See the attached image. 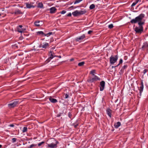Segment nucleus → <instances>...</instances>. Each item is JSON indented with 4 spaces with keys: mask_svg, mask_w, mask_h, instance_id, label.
I'll return each mask as SVG.
<instances>
[{
    "mask_svg": "<svg viewBox=\"0 0 148 148\" xmlns=\"http://www.w3.org/2000/svg\"><path fill=\"white\" fill-rule=\"evenodd\" d=\"M27 131V128L26 127H23V130H22V132L23 133H24L26 132Z\"/></svg>",
    "mask_w": 148,
    "mask_h": 148,
    "instance_id": "obj_26",
    "label": "nucleus"
},
{
    "mask_svg": "<svg viewBox=\"0 0 148 148\" xmlns=\"http://www.w3.org/2000/svg\"><path fill=\"white\" fill-rule=\"evenodd\" d=\"M141 86L140 87L139 90H140V95L141 96V93L143 91V82H142L141 84Z\"/></svg>",
    "mask_w": 148,
    "mask_h": 148,
    "instance_id": "obj_9",
    "label": "nucleus"
},
{
    "mask_svg": "<svg viewBox=\"0 0 148 148\" xmlns=\"http://www.w3.org/2000/svg\"><path fill=\"white\" fill-rule=\"evenodd\" d=\"M116 67V66H112V68H114V67Z\"/></svg>",
    "mask_w": 148,
    "mask_h": 148,
    "instance_id": "obj_50",
    "label": "nucleus"
},
{
    "mask_svg": "<svg viewBox=\"0 0 148 148\" xmlns=\"http://www.w3.org/2000/svg\"><path fill=\"white\" fill-rule=\"evenodd\" d=\"M95 7V5L94 4H92L90 5L89 8L90 9L92 10L94 9Z\"/></svg>",
    "mask_w": 148,
    "mask_h": 148,
    "instance_id": "obj_23",
    "label": "nucleus"
},
{
    "mask_svg": "<svg viewBox=\"0 0 148 148\" xmlns=\"http://www.w3.org/2000/svg\"><path fill=\"white\" fill-rule=\"evenodd\" d=\"M56 144H58L59 143V142L58 141H56Z\"/></svg>",
    "mask_w": 148,
    "mask_h": 148,
    "instance_id": "obj_51",
    "label": "nucleus"
},
{
    "mask_svg": "<svg viewBox=\"0 0 148 148\" xmlns=\"http://www.w3.org/2000/svg\"><path fill=\"white\" fill-rule=\"evenodd\" d=\"M53 57H57V56H53Z\"/></svg>",
    "mask_w": 148,
    "mask_h": 148,
    "instance_id": "obj_53",
    "label": "nucleus"
},
{
    "mask_svg": "<svg viewBox=\"0 0 148 148\" xmlns=\"http://www.w3.org/2000/svg\"><path fill=\"white\" fill-rule=\"evenodd\" d=\"M26 7L28 8H34V6L33 5H32L31 4L29 3H26Z\"/></svg>",
    "mask_w": 148,
    "mask_h": 148,
    "instance_id": "obj_15",
    "label": "nucleus"
},
{
    "mask_svg": "<svg viewBox=\"0 0 148 148\" xmlns=\"http://www.w3.org/2000/svg\"><path fill=\"white\" fill-rule=\"evenodd\" d=\"M49 53L51 56L50 58L46 60V61L47 62V63L49 62L50 61V60L51 59H52L53 58V55L52 54V51H50L49 52Z\"/></svg>",
    "mask_w": 148,
    "mask_h": 148,
    "instance_id": "obj_11",
    "label": "nucleus"
},
{
    "mask_svg": "<svg viewBox=\"0 0 148 148\" xmlns=\"http://www.w3.org/2000/svg\"><path fill=\"white\" fill-rule=\"evenodd\" d=\"M122 62H123L122 59H121L120 60L119 63L117 66H118L120 64L122 63Z\"/></svg>",
    "mask_w": 148,
    "mask_h": 148,
    "instance_id": "obj_33",
    "label": "nucleus"
},
{
    "mask_svg": "<svg viewBox=\"0 0 148 148\" xmlns=\"http://www.w3.org/2000/svg\"><path fill=\"white\" fill-rule=\"evenodd\" d=\"M14 13L15 14H22L20 10H16L15 12H14Z\"/></svg>",
    "mask_w": 148,
    "mask_h": 148,
    "instance_id": "obj_21",
    "label": "nucleus"
},
{
    "mask_svg": "<svg viewBox=\"0 0 148 148\" xmlns=\"http://www.w3.org/2000/svg\"><path fill=\"white\" fill-rule=\"evenodd\" d=\"M92 31L90 30L88 32V34H90L92 32Z\"/></svg>",
    "mask_w": 148,
    "mask_h": 148,
    "instance_id": "obj_41",
    "label": "nucleus"
},
{
    "mask_svg": "<svg viewBox=\"0 0 148 148\" xmlns=\"http://www.w3.org/2000/svg\"><path fill=\"white\" fill-rule=\"evenodd\" d=\"M74 60V59L73 58H72L70 59V61H72Z\"/></svg>",
    "mask_w": 148,
    "mask_h": 148,
    "instance_id": "obj_47",
    "label": "nucleus"
},
{
    "mask_svg": "<svg viewBox=\"0 0 148 148\" xmlns=\"http://www.w3.org/2000/svg\"><path fill=\"white\" fill-rule=\"evenodd\" d=\"M71 116H72V114H71V113L70 112H69V113H68V116L69 117H70V118H71Z\"/></svg>",
    "mask_w": 148,
    "mask_h": 148,
    "instance_id": "obj_39",
    "label": "nucleus"
},
{
    "mask_svg": "<svg viewBox=\"0 0 148 148\" xmlns=\"http://www.w3.org/2000/svg\"><path fill=\"white\" fill-rule=\"evenodd\" d=\"M78 125V124H77L76 125H74L75 127L76 128Z\"/></svg>",
    "mask_w": 148,
    "mask_h": 148,
    "instance_id": "obj_45",
    "label": "nucleus"
},
{
    "mask_svg": "<svg viewBox=\"0 0 148 148\" xmlns=\"http://www.w3.org/2000/svg\"><path fill=\"white\" fill-rule=\"evenodd\" d=\"M77 12V10H76L72 13L73 15L75 16H78Z\"/></svg>",
    "mask_w": 148,
    "mask_h": 148,
    "instance_id": "obj_20",
    "label": "nucleus"
},
{
    "mask_svg": "<svg viewBox=\"0 0 148 148\" xmlns=\"http://www.w3.org/2000/svg\"><path fill=\"white\" fill-rule=\"evenodd\" d=\"M100 78L97 76L94 75L92 77L90 76L89 79L87 80V82H88L92 83L97 80H100Z\"/></svg>",
    "mask_w": 148,
    "mask_h": 148,
    "instance_id": "obj_2",
    "label": "nucleus"
},
{
    "mask_svg": "<svg viewBox=\"0 0 148 148\" xmlns=\"http://www.w3.org/2000/svg\"><path fill=\"white\" fill-rule=\"evenodd\" d=\"M40 21H37L34 22V24L36 26L39 27L40 26L39 24Z\"/></svg>",
    "mask_w": 148,
    "mask_h": 148,
    "instance_id": "obj_19",
    "label": "nucleus"
},
{
    "mask_svg": "<svg viewBox=\"0 0 148 148\" xmlns=\"http://www.w3.org/2000/svg\"><path fill=\"white\" fill-rule=\"evenodd\" d=\"M12 142L13 143H14L16 142V139L15 138H12Z\"/></svg>",
    "mask_w": 148,
    "mask_h": 148,
    "instance_id": "obj_34",
    "label": "nucleus"
},
{
    "mask_svg": "<svg viewBox=\"0 0 148 148\" xmlns=\"http://www.w3.org/2000/svg\"><path fill=\"white\" fill-rule=\"evenodd\" d=\"M56 9L55 7H53L51 8L50 9V12L51 14L54 13L56 12Z\"/></svg>",
    "mask_w": 148,
    "mask_h": 148,
    "instance_id": "obj_13",
    "label": "nucleus"
},
{
    "mask_svg": "<svg viewBox=\"0 0 148 148\" xmlns=\"http://www.w3.org/2000/svg\"><path fill=\"white\" fill-rule=\"evenodd\" d=\"M9 126L11 127H13L14 126V125L13 124H10L9 125Z\"/></svg>",
    "mask_w": 148,
    "mask_h": 148,
    "instance_id": "obj_42",
    "label": "nucleus"
},
{
    "mask_svg": "<svg viewBox=\"0 0 148 148\" xmlns=\"http://www.w3.org/2000/svg\"><path fill=\"white\" fill-rule=\"evenodd\" d=\"M75 8V7H73V6H71L69 8V9H70L71 8Z\"/></svg>",
    "mask_w": 148,
    "mask_h": 148,
    "instance_id": "obj_46",
    "label": "nucleus"
},
{
    "mask_svg": "<svg viewBox=\"0 0 148 148\" xmlns=\"http://www.w3.org/2000/svg\"><path fill=\"white\" fill-rule=\"evenodd\" d=\"M71 16V13H69L67 15V16Z\"/></svg>",
    "mask_w": 148,
    "mask_h": 148,
    "instance_id": "obj_40",
    "label": "nucleus"
},
{
    "mask_svg": "<svg viewBox=\"0 0 148 148\" xmlns=\"http://www.w3.org/2000/svg\"><path fill=\"white\" fill-rule=\"evenodd\" d=\"M44 143V142H42L38 143V146H40L41 145H42V144H43Z\"/></svg>",
    "mask_w": 148,
    "mask_h": 148,
    "instance_id": "obj_35",
    "label": "nucleus"
},
{
    "mask_svg": "<svg viewBox=\"0 0 148 148\" xmlns=\"http://www.w3.org/2000/svg\"><path fill=\"white\" fill-rule=\"evenodd\" d=\"M23 54V53H22V54L19 53L18 54V56H20L22 55Z\"/></svg>",
    "mask_w": 148,
    "mask_h": 148,
    "instance_id": "obj_48",
    "label": "nucleus"
},
{
    "mask_svg": "<svg viewBox=\"0 0 148 148\" xmlns=\"http://www.w3.org/2000/svg\"><path fill=\"white\" fill-rule=\"evenodd\" d=\"M2 147V145H0V148H1Z\"/></svg>",
    "mask_w": 148,
    "mask_h": 148,
    "instance_id": "obj_52",
    "label": "nucleus"
},
{
    "mask_svg": "<svg viewBox=\"0 0 148 148\" xmlns=\"http://www.w3.org/2000/svg\"><path fill=\"white\" fill-rule=\"evenodd\" d=\"M148 47V44L146 42H145L143 44V45L142 47L143 49H144Z\"/></svg>",
    "mask_w": 148,
    "mask_h": 148,
    "instance_id": "obj_18",
    "label": "nucleus"
},
{
    "mask_svg": "<svg viewBox=\"0 0 148 148\" xmlns=\"http://www.w3.org/2000/svg\"><path fill=\"white\" fill-rule=\"evenodd\" d=\"M82 0H76L75 2H74V3L75 4L79 3L81 1H82Z\"/></svg>",
    "mask_w": 148,
    "mask_h": 148,
    "instance_id": "obj_30",
    "label": "nucleus"
},
{
    "mask_svg": "<svg viewBox=\"0 0 148 148\" xmlns=\"http://www.w3.org/2000/svg\"><path fill=\"white\" fill-rule=\"evenodd\" d=\"M86 12V10H80L78 11L77 10V12L78 15L79 16L82 14H84Z\"/></svg>",
    "mask_w": 148,
    "mask_h": 148,
    "instance_id": "obj_12",
    "label": "nucleus"
},
{
    "mask_svg": "<svg viewBox=\"0 0 148 148\" xmlns=\"http://www.w3.org/2000/svg\"><path fill=\"white\" fill-rule=\"evenodd\" d=\"M48 146L51 148H53L57 147V144H54L53 143H51V144H48Z\"/></svg>",
    "mask_w": 148,
    "mask_h": 148,
    "instance_id": "obj_14",
    "label": "nucleus"
},
{
    "mask_svg": "<svg viewBox=\"0 0 148 148\" xmlns=\"http://www.w3.org/2000/svg\"><path fill=\"white\" fill-rule=\"evenodd\" d=\"M112 110L110 109H108L107 110V112L108 116L110 117H111Z\"/></svg>",
    "mask_w": 148,
    "mask_h": 148,
    "instance_id": "obj_16",
    "label": "nucleus"
},
{
    "mask_svg": "<svg viewBox=\"0 0 148 148\" xmlns=\"http://www.w3.org/2000/svg\"><path fill=\"white\" fill-rule=\"evenodd\" d=\"M140 0H137L136 1H138H138H139Z\"/></svg>",
    "mask_w": 148,
    "mask_h": 148,
    "instance_id": "obj_54",
    "label": "nucleus"
},
{
    "mask_svg": "<svg viewBox=\"0 0 148 148\" xmlns=\"http://www.w3.org/2000/svg\"><path fill=\"white\" fill-rule=\"evenodd\" d=\"M57 57H58V58H61V56H57Z\"/></svg>",
    "mask_w": 148,
    "mask_h": 148,
    "instance_id": "obj_49",
    "label": "nucleus"
},
{
    "mask_svg": "<svg viewBox=\"0 0 148 148\" xmlns=\"http://www.w3.org/2000/svg\"><path fill=\"white\" fill-rule=\"evenodd\" d=\"M36 146V144H32L31 145L28 147V148H32L33 147H35Z\"/></svg>",
    "mask_w": 148,
    "mask_h": 148,
    "instance_id": "obj_29",
    "label": "nucleus"
},
{
    "mask_svg": "<svg viewBox=\"0 0 148 148\" xmlns=\"http://www.w3.org/2000/svg\"><path fill=\"white\" fill-rule=\"evenodd\" d=\"M19 102L18 99H16L15 101H14L12 103H11L8 104V106H10L11 108H12L16 106L17 104H18Z\"/></svg>",
    "mask_w": 148,
    "mask_h": 148,
    "instance_id": "obj_4",
    "label": "nucleus"
},
{
    "mask_svg": "<svg viewBox=\"0 0 148 148\" xmlns=\"http://www.w3.org/2000/svg\"><path fill=\"white\" fill-rule=\"evenodd\" d=\"M38 35H44V33L42 31H38L37 32Z\"/></svg>",
    "mask_w": 148,
    "mask_h": 148,
    "instance_id": "obj_27",
    "label": "nucleus"
},
{
    "mask_svg": "<svg viewBox=\"0 0 148 148\" xmlns=\"http://www.w3.org/2000/svg\"><path fill=\"white\" fill-rule=\"evenodd\" d=\"M95 70H92L90 72V74L92 75V76H94L95 75H94V73H95Z\"/></svg>",
    "mask_w": 148,
    "mask_h": 148,
    "instance_id": "obj_28",
    "label": "nucleus"
},
{
    "mask_svg": "<svg viewBox=\"0 0 148 148\" xmlns=\"http://www.w3.org/2000/svg\"><path fill=\"white\" fill-rule=\"evenodd\" d=\"M145 16L144 14H141L138 16L130 21V22L132 24L138 23L139 27H136L134 29L136 33L141 34L143 31V25L145 24V20L143 19Z\"/></svg>",
    "mask_w": 148,
    "mask_h": 148,
    "instance_id": "obj_1",
    "label": "nucleus"
},
{
    "mask_svg": "<svg viewBox=\"0 0 148 148\" xmlns=\"http://www.w3.org/2000/svg\"><path fill=\"white\" fill-rule=\"evenodd\" d=\"M66 12V11L65 10H62L60 12V13L62 14H65Z\"/></svg>",
    "mask_w": 148,
    "mask_h": 148,
    "instance_id": "obj_37",
    "label": "nucleus"
},
{
    "mask_svg": "<svg viewBox=\"0 0 148 148\" xmlns=\"http://www.w3.org/2000/svg\"><path fill=\"white\" fill-rule=\"evenodd\" d=\"M85 38V35L84 34H83L82 36L76 38L75 39L77 41H79V40H82Z\"/></svg>",
    "mask_w": 148,
    "mask_h": 148,
    "instance_id": "obj_8",
    "label": "nucleus"
},
{
    "mask_svg": "<svg viewBox=\"0 0 148 148\" xmlns=\"http://www.w3.org/2000/svg\"><path fill=\"white\" fill-rule=\"evenodd\" d=\"M22 25H19L17 27V31L18 32L22 33L25 30L24 28H22Z\"/></svg>",
    "mask_w": 148,
    "mask_h": 148,
    "instance_id": "obj_5",
    "label": "nucleus"
},
{
    "mask_svg": "<svg viewBox=\"0 0 148 148\" xmlns=\"http://www.w3.org/2000/svg\"><path fill=\"white\" fill-rule=\"evenodd\" d=\"M60 116H61V114H58L57 116L58 117H59Z\"/></svg>",
    "mask_w": 148,
    "mask_h": 148,
    "instance_id": "obj_44",
    "label": "nucleus"
},
{
    "mask_svg": "<svg viewBox=\"0 0 148 148\" xmlns=\"http://www.w3.org/2000/svg\"><path fill=\"white\" fill-rule=\"evenodd\" d=\"M118 59L117 56H115L114 57L112 56L110 58V61L111 64H113L116 62Z\"/></svg>",
    "mask_w": 148,
    "mask_h": 148,
    "instance_id": "obj_3",
    "label": "nucleus"
},
{
    "mask_svg": "<svg viewBox=\"0 0 148 148\" xmlns=\"http://www.w3.org/2000/svg\"><path fill=\"white\" fill-rule=\"evenodd\" d=\"M127 67V65H125L124 66H123L122 67V69H126Z\"/></svg>",
    "mask_w": 148,
    "mask_h": 148,
    "instance_id": "obj_38",
    "label": "nucleus"
},
{
    "mask_svg": "<svg viewBox=\"0 0 148 148\" xmlns=\"http://www.w3.org/2000/svg\"><path fill=\"white\" fill-rule=\"evenodd\" d=\"M105 83L104 81H102L100 83V85L101 87H100V91H102L104 88L105 86Z\"/></svg>",
    "mask_w": 148,
    "mask_h": 148,
    "instance_id": "obj_7",
    "label": "nucleus"
},
{
    "mask_svg": "<svg viewBox=\"0 0 148 148\" xmlns=\"http://www.w3.org/2000/svg\"><path fill=\"white\" fill-rule=\"evenodd\" d=\"M138 1H136V2H134V3H133L132 4L131 6H134V5H135L137 3H138Z\"/></svg>",
    "mask_w": 148,
    "mask_h": 148,
    "instance_id": "obj_32",
    "label": "nucleus"
},
{
    "mask_svg": "<svg viewBox=\"0 0 148 148\" xmlns=\"http://www.w3.org/2000/svg\"><path fill=\"white\" fill-rule=\"evenodd\" d=\"M85 63L84 62H82L78 63V65L79 66H83Z\"/></svg>",
    "mask_w": 148,
    "mask_h": 148,
    "instance_id": "obj_25",
    "label": "nucleus"
},
{
    "mask_svg": "<svg viewBox=\"0 0 148 148\" xmlns=\"http://www.w3.org/2000/svg\"><path fill=\"white\" fill-rule=\"evenodd\" d=\"M121 125V123L120 122H118L115 123L114 124V126L116 128H118Z\"/></svg>",
    "mask_w": 148,
    "mask_h": 148,
    "instance_id": "obj_17",
    "label": "nucleus"
},
{
    "mask_svg": "<svg viewBox=\"0 0 148 148\" xmlns=\"http://www.w3.org/2000/svg\"><path fill=\"white\" fill-rule=\"evenodd\" d=\"M43 7V5L42 3H39L38 5V7L40 8H42Z\"/></svg>",
    "mask_w": 148,
    "mask_h": 148,
    "instance_id": "obj_24",
    "label": "nucleus"
},
{
    "mask_svg": "<svg viewBox=\"0 0 148 148\" xmlns=\"http://www.w3.org/2000/svg\"><path fill=\"white\" fill-rule=\"evenodd\" d=\"M49 46V44L47 43H43L42 44H41L39 46L40 47H42L44 49H46Z\"/></svg>",
    "mask_w": 148,
    "mask_h": 148,
    "instance_id": "obj_6",
    "label": "nucleus"
},
{
    "mask_svg": "<svg viewBox=\"0 0 148 148\" xmlns=\"http://www.w3.org/2000/svg\"><path fill=\"white\" fill-rule=\"evenodd\" d=\"M113 27V26L112 24H110L108 26V27L110 29H112Z\"/></svg>",
    "mask_w": 148,
    "mask_h": 148,
    "instance_id": "obj_31",
    "label": "nucleus"
},
{
    "mask_svg": "<svg viewBox=\"0 0 148 148\" xmlns=\"http://www.w3.org/2000/svg\"><path fill=\"white\" fill-rule=\"evenodd\" d=\"M147 72V70L145 69L143 71L144 74H145Z\"/></svg>",
    "mask_w": 148,
    "mask_h": 148,
    "instance_id": "obj_43",
    "label": "nucleus"
},
{
    "mask_svg": "<svg viewBox=\"0 0 148 148\" xmlns=\"http://www.w3.org/2000/svg\"><path fill=\"white\" fill-rule=\"evenodd\" d=\"M69 95L67 94H66L65 95L64 98L65 99L69 97Z\"/></svg>",
    "mask_w": 148,
    "mask_h": 148,
    "instance_id": "obj_36",
    "label": "nucleus"
},
{
    "mask_svg": "<svg viewBox=\"0 0 148 148\" xmlns=\"http://www.w3.org/2000/svg\"><path fill=\"white\" fill-rule=\"evenodd\" d=\"M1 14L0 13V16H1Z\"/></svg>",
    "mask_w": 148,
    "mask_h": 148,
    "instance_id": "obj_55",
    "label": "nucleus"
},
{
    "mask_svg": "<svg viewBox=\"0 0 148 148\" xmlns=\"http://www.w3.org/2000/svg\"><path fill=\"white\" fill-rule=\"evenodd\" d=\"M49 100L52 103H56L58 101L57 99L54 98H53L51 97H50L49 98Z\"/></svg>",
    "mask_w": 148,
    "mask_h": 148,
    "instance_id": "obj_10",
    "label": "nucleus"
},
{
    "mask_svg": "<svg viewBox=\"0 0 148 148\" xmlns=\"http://www.w3.org/2000/svg\"><path fill=\"white\" fill-rule=\"evenodd\" d=\"M52 34V32H49L47 34H45L44 33V36H47L48 37L50 36V35Z\"/></svg>",
    "mask_w": 148,
    "mask_h": 148,
    "instance_id": "obj_22",
    "label": "nucleus"
}]
</instances>
